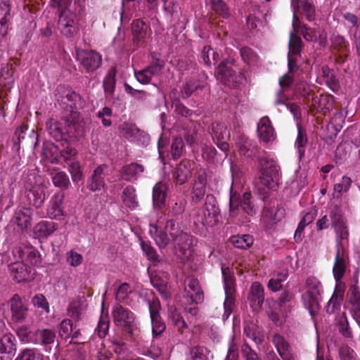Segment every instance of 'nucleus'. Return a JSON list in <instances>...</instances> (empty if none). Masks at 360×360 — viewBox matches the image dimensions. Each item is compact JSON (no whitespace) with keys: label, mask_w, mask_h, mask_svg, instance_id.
I'll return each mask as SVG.
<instances>
[{"label":"nucleus","mask_w":360,"mask_h":360,"mask_svg":"<svg viewBox=\"0 0 360 360\" xmlns=\"http://www.w3.org/2000/svg\"><path fill=\"white\" fill-rule=\"evenodd\" d=\"M58 229V224L51 221H41L34 227L33 232L36 238H47Z\"/></svg>","instance_id":"35"},{"label":"nucleus","mask_w":360,"mask_h":360,"mask_svg":"<svg viewBox=\"0 0 360 360\" xmlns=\"http://www.w3.org/2000/svg\"><path fill=\"white\" fill-rule=\"evenodd\" d=\"M168 185L163 181H159L153 188V205L155 209L162 210L165 207L167 196Z\"/></svg>","instance_id":"31"},{"label":"nucleus","mask_w":360,"mask_h":360,"mask_svg":"<svg viewBox=\"0 0 360 360\" xmlns=\"http://www.w3.org/2000/svg\"><path fill=\"white\" fill-rule=\"evenodd\" d=\"M144 166L137 162H131L124 165L120 170L122 179L129 182L136 181L144 172Z\"/></svg>","instance_id":"34"},{"label":"nucleus","mask_w":360,"mask_h":360,"mask_svg":"<svg viewBox=\"0 0 360 360\" xmlns=\"http://www.w3.org/2000/svg\"><path fill=\"white\" fill-rule=\"evenodd\" d=\"M329 216L331 220L333 227L347 224L343 211L338 205H333L330 209Z\"/></svg>","instance_id":"46"},{"label":"nucleus","mask_w":360,"mask_h":360,"mask_svg":"<svg viewBox=\"0 0 360 360\" xmlns=\"http://www.w3.org/2000/svg\"><path fill=\"white\" fill-rule=\"evenodd\" d=\"M33 211L30 207H19L15 210L12 221L23 231L31 226Z\"/></svg>","instance_id":"27"},{"label":"nucleus","mask_w":360,"mask_h":360,"mask_svg":"<svg viewBox=\"0 0 360 360\" xmlns=\"http://www.w3.org/2000/svg\"><path fill=\"white\" fill-rule=\"evenodd\" d=\"M8 270L11 276L17 283H26L34 278L33 269L27 266L23 262L11 263L8 266Z\"/></svg>","instance_id":"15"},{"label":"nucleus","mask_w":360,"mask_h":360,"mask_svg":"<svg viewBox=\"0 0 360 360\" xmlns=\"http://www.w3.org/2000/svg\"><path fill=\"white\" fill-rule=\"evenodd\" d=\"M51 181L55 187L61 190H67L71 185L68 175L63 171H58L51 174Z\"/></svg>","instance_id":"44"},{"label":"nucleus","mask_w":360,"mask_h":360,"mask_svg":"<svg viewBox=\"0 0 360 360\" xmlns=\"http://www.w3.org/2000/svg\"><path fill=\"white\" fill-rule=\"evenodd\" d=\"M68 171L75 184H77L82 179L83 172L81 169L80 163L78 161L72 162L68 167Z\"/></svg>","instance_id":"63"},{"label":"nucleus","mask_w":360,"mask_h":360,"mask_svg":"<svg viewBox=\"0 0 360 360\" xmlns=\"http://www.w3.org/2000/svg\"><path fill=\"white\" fill-rule=\"evenodd\" d=\"M184 139L189 146L197 144L198 141V129L196 124L191 122V124L184 129Z\"/></svg>","instance_id":"54"},{"label":"nucleus","mask_w":360,"mask_h":360,"mask_svg":"<svg viewBox=\"0 0 360 360\" xmlns=\"http://www.w3.org/2000/svg\"><path fill=\"white\" fill-rule=\"evenodd\" d=\"M306 292H311L317 295H321L323 292V288L321 282L317 278L313 276H309L305 283Z\"/></svg>","instance_id":"56"},{"label":"nucleus","mask_w":360,"mask_h":360,"mask_svg":"<svg viewBox=\"0 0 360 360\" xmlns=\"http://www.w3.org/2000/svg\"><path fill=\"white\" fill-rule=\"evenodd\" d=\"M190 354L193 360H207L208 350L202 346L193 347L190 350Z\"/></svg>","instance_id":"64"},{"label":"nucleus","mask_w":360,"mask_h":360,"mask_svg":"<svg viewBox=\"0 0 360 360\" xmlns=\"http://www.w3.org/2000/svg\"><path fill=\"white\" fill-rule=\"evenodd\" d=\"M34 344L39 345L46 352H50L56 339V331L50 328H39L34 331Z\"/></svg>","instance_id":"17"},{"label":"nucleus","mask_w":360,"mask_h":360,"mask_svg":"<svg viewBox=\"0 0 360 360\" xmlns=\"http://www.w3.org/2000/svg\"><path fill=\"white\" fill-rule=\"evenodd\" d=\"M184 292L190 303L198 304L203 301L204 295L199 281L193 277H187L184 281Z\"/></svg>","instance_id":"18"},{"label":"nucleus","mask_w":360,"mask_h":360,"mask_svg":"<svg viewBox=\"0 0 360 360\" xmlns=\"http://www.w3.org/2000/svg\"><path fill=\"white\" fill-rule=\"evenodd\" d=\"M24 193L28 204L36 208L41 207L46 199L43 185L35 186L33 188L24 191Z\"/></svg>","instance_id":"33"},{"label":"nucleus","mask_w":360,"mask_h":360,"mask_svg":"<svg viewBox=\"0 0 360 360\" xmlns=\"http://www.w3.org/2000/svg\"><path fill=\"white\" fill-rule=\"evenodd\" d=\"M221 273L225 292H235L236 278L233 271L228 266H221Z\"/></svg>","instance_id":"43"},{"label":"nucleus","mask_w":360,"mask_h":360,"mask_svg":"<svg viewBox=\"0 0 360 360\" xmlns=\"http://www.w3.org/2000/svg\"><path fill=\"white\" fill-rule=\"evenodd\" d=\"M132 292V288L129 283H122L115 291V300L120 304L124 302Z\"/></svg>","instance_id":"60"},{"label":"nucleus","mask_w":360,"mask_h":360,"mask_svg":"<svg viewBox=\"0 0 360 360\" xmlns=\"http://www.w3.org/2000/svg\"><path fill=\"white\" fill-rule=\"evenodd\" d=\"M64 194L60 192L56 193L49 202L46 214L51 219L62 220L65 216L63 207Z\"/></svg>","instance_id":"20"},{"label":"nucleus","mask_w":360,"mask_h":360,"mask_svg":"<svg viewBox=\"0 0 360 360\" xmlns=\"http://www.w3.org/2000/svg\"><path fill=\"white\" fill-rule=\"evenodd\" d=\"M239 153L247 158L257 157L259 153V148L255 141L248 138H243L238 148Z\"/></svg>","instance_id":"39"},{"label":"nucleus","mask_w":360,"mask_h":360,"mask_svg":"<svg viewBox=\"0 0 360 360\" xmlns=\"http://www.w3.org/2000/svg\"><path fill=\"white\" fill-rule=\"evenodd\" d=\"M231 242L235 248L246 250L252 245L254 239L250 234H244L231 237Z\"/></svg>","instance_id":"47"},{"label":"nucleus","mask_w":360,"mask_h":360,"mask_svg":"<svg viewBox=\"0 0 360 360\" xmlns=\"http://www.w3.org/2000/svg\"><path fill=\"white\" fill-rule=\"evenodd\" d=\"M169 318L173 326L176 328L177 331L183 335L186 330L188 328V326L184 320L181 312L176 308L171 307L169 309Z\"/></svg>","instance_id":"42"},{"label":"nucleus","mask_w":360,"mask_h":360,"mask_svg":"<svg viewBox=\"0 0 360 360\" xmlns=\"http://www.w3.org/2000/svg\"><path fill=\"white\" fill-rule=\"evenodd\" d=\"M206 3L210 4L212 10L224 18L230 15L229 9L223 0H206Z\"/></svg>","instance_id":"50"},{"label":"nucleus","mask_w":360,"mask_h":360,"mask_svg":"<svg viewBox=\"0 0 360 360\" xmlns=\"http://www.w3.org/2000/svg\"><path fill=\"white\" fill-rule=\"evenodd\" d=\"M15 360H44V355L35 348H26L20 352Z\"/></svg>","instance_id":"52"},{"label":"nucleus","mask_w":360,"mask_h":360,"mask_svg":"<svg viewBox=\"0 0 360 360\" xmlns=\"http://www.w3.org/2000/svg\"><path fill=\"white\" fill-rule=\"evenodd\" d=\"M257 134L261 141L269 143L276 136L272 123L267 116L262 117L257 124Z\"/></svg>","instance_id":"25"},{"label":"nucleus","mask_w":360,"mask_h":360,"mask_svg":"<svg viewBox=\"0 0 360 360\" xmlns=\"http://www.w3.org/2000/svg\"><path fill=\"white\" fill-rule=\"evenodd\" d=\"M133 45L145 47L150 38L152 31L150 25L143 19L134 20L131 25Z\"/></svg>","instance_id":"11"},{"label":"nucleus","mask_w":360,"mask_h":360,"mask_svg":"<svg viewBox=\"0 0 360 360\" xmlns=\"http://www.w3.org/2000/svg\"><path fill=\"white\" fill-rule=\"evenodd\" d=\"M66 142H76L86 134V123L77 110H72L64 117Z\"/></svg>","instance_id":"7"},{"label":"nucleus","mask_w":360,"mask_h":360,"mask_svg":"<svg viewBox=\"0 0 360 360\" xmlns=\"http://www.w3.org/2000/svg\"><path fill=\"white\" fill-rule=\"evenodd\" d=\"M323 76L326 84L333 91H337L339 89V81L333 70L328 65H324L321 68Z\"/></svg>","instance_id":"45"},{"label":"nucleus","mask_w":360,"mask_h":360,"mask_svg":"<svg viewBox=\"0 0 360 360\" xmlns=\"http://www.w3.org/2000/svg\"><path fill=\"white\" fill-rule=\"evenodd\" d=\"M319 296L309 292H305L301 297L304 307L308 310L312 318L317 315L321 308Z\"/></svg>","instance_id":"36"},{"label":"nucleus","mask_w":360,"mask_h":360,"mask_svg":"<svg viewBox=\"0 0 360 360\" xmlns=\"http://www.w3.org/2000/svg\"><path fill=\"white\" fill-rule=\"evenodd\" d=\"M218 56L219 54L210 46H205L201 51L200 59L206 66L210 67L212 63L215 64L217 62Z\"/></svg>","instance_id":"53"},{"label":"nucleus","mask_w":360,"mask_h":360,"mask_svg":"<svg viewBox=\"0 0 360 360\" xmlns=\"http://www.w3.org/2000/svg\"><path fill=\"white\" fill-rule=\"evenodd\" d=\"M272 343L282 360H295L290 345L283 336L278 333L274 334Z\"/></svg>","instance_id":"32"},{"label":"nucleus","mask_w":360,"mask_h":360,"mask_svg":"<svg viewBox=\"0 0 360 360\" xmlns=\"http://www.w3.org/2000/svg\"><path fill=\"white\" fill-rule=\"evenodd\" d=\"M149 233L160 249H165L170 242L174 252L180 257H188L191 248L197 243L195 237L183 229V225L176 219H169L165 224L158 221L150 224Z\"/></svg>","instance_id":"1"},{"label":"nucleus","mask_w":360,"mask_h":360,"mask_svg":"<svg viewBox=\"0 0 360 360\" xmlns=\"http://www.w3.org/2000/svg\"><path fill=\"white\" fill-rule=\"evenodd\" d=\"M54 96L58 105L62 108L70 111V113L83 106L84 102L80 94L64 84H60L56 87L54 91Z\"/></svg>","instance_id":"5"},{"label":"nucleus","mask_w":360,"mask_h":360,"mask_svg":"<svg viewBox=\"0 0 360 360\" xmlns=\"http://www.w3.org/2000/svg\"><path fill=\"white\" fill-rule=\"evenodd\" d=\"M12 319L14 322L21 323L27 316V308L18 294L13 295L10 302Z\"/></svg>","instance_id":"30"},{"label":"nucleus","mask_w":360,"mask_h":360,"mask_svg":"<svg viewBox=\"0 0 360 360\" xmlns=\"http://www.w3.org/2000/svg\"><path fill=\"white\" fill-rule=\"evenodd\" d=\"M308 139L306 131L301 125L297 124V136L295 140V146L297 148L300 157L304 156L305 153V147L307 144Z\"/></svg>","instance_id":"48"},{"label":"nucleus","mask_w":360,"mask_h":360,"mask_svg":"<svg viewBox=\"0 0 360 360\" xmlns=\"http://www.w3.org/2000/svg\"><path fill=\"white\" fill-rule=\"evenodd\" d=\"M250 307L254 311H259L262 308L264 301V289L259 282H254L248 295Z\"/></svg>","instance_id":"23"},{"label":"nucleus","mask_w":360,"mask_h":360,"mask_svg":"<svg viewBox=\"0 0 360 360\" xmlns=\"http://www.w3.org/2000/svg\"><path fill=\"white\" fill-rule=\"evenodd\" d=\"M302 49V41L300 36L291 32L289 41L288 54L300 56Z\"/></svg>","instance_id":"55"},{"label":"nucleus","mask_w":360,"mask_h":360,"mask_svg":"<svg viewBox=\"0 0 360 360\" xmlns=\"http://www.w3.org/2000/svg\"><path fill=\"white\" fill-rule=\"evenodd\" d=\"M148 307L153 335L157 337L160 335L166 329L165 323L160 314L161 304L158 298L153 297L152 300H148Z\"/></svg>","instance_id":"12"},{"label":"nucleus","mask_w":360,"mask_h":360,"mask_svg":"<svg viewBox=\"0 0 360 360\" xmlns=\"http://www.w3.org/2000/svg\"><path fill=\"white\" fill-rule=\"evenodd\" d=\"M184 151V144L181 137H175L171 145V155L174 160L180 158Z\"/></svg>","instance_id":"61"},{"label":"nucleus","mask_w":360,"mask_h":360,"mask_svg":"<svg viewBox=\"0 0 360 360\" xmlns=\"http://www.w3.org/2000/svg\"><path fill=\"white\" fill-rule=\"evenodd\" d=\"M116 85V70L111 68L103 78V87L106 98L112 97L115 94Z\"/></svg>","instance_id":"41"},{"label":"nucleus","mask_w":360,"mask_h":360,"mask_svg":"<svg viewBox=\"0 0 360 360\" xmlns=\"http://www.w3.org/2000/svg\"><path fill=\"white\" fill-rule=\"evenodd\" d=\"M121 198L124 205L131 210L136 209L139 205L136 191L133 186H126Z\"/></svg>","instance_id":"38"},{"label":"nucleus","mask_w":360,"mask_h":360,"mask_svg":"<svg viewBox=\"0 0 360 360\" xmlns=\"http://www.w3.org/2000/svg\"><path fill=\"white\" fill-rule=\"evenodd\" d=\"M110 326V319L108 314H101L97 327L96 331L100 338H104L107 335Z\"/></svg>","instance_id":"62"},{"label":"nucleus","mask_w":360,"mask_h":360,"mask_svg":"<svg viewBox=\"0 0 360 360\" xmlns=\"http://www.w3.org/2000/svg\"><path fill=\"white\" fill-rule=\"evenodd\" d=\"M112 315L115 324L120 327L129 337H131L136 319L134 313L120 303H117L112 308Z\"/></svg>","instance_id":"8"},{"label":"nucleus","mask_w":360,"mask_h":360,"mask_svg":"<svg viewBox=\"0 0 360 360\" xmlns=\"http://www.w3.org/2000/svg\"><path fill=\"white\" fill-rule=\"evenodd\" d=\"M251 198L252 194L250 192L244 193L240 201V207L246 214L252 216L256 213V210L254 207Z\"/></svg>","instance_id":"59"},{"label":"nucleus","mask_w":360,"mask_h":360,"mask_svg":"<svg viewBox=\"0 0 360 360\" xmlns=\"http://www.w3.org/2000/svg\"><path fill=\"white\" fill-rule=\"evenodd\" d=\"M330 41L334 50L335 62L337 65H343L349 56V44L344 38L338 33L331 35Z\"/></svg>","instance_id":"14"},{"label":"nucleus","mask_w":360,"mask_h":360,"mask_svg":"<svg viewBox=\"0 0 360 360\" xmlns=\"http://www.w3.org/2000/svg\"><path fill=\"white\" fill-rule=\"evenodd\" d=\"M77 60L81 72L93 74L102 65V56L94 50H77Z\"/></svg>","instance_id":"9"},{"label":"nucleus","mask_w":360,"mask_h":360,"mask_svg":"<svg viewBox=\"0 0 360 360\" xmlns=\"http://www.w3.org/2000/svg\"><path fill=\"white\" fill-rule=\"evenodd\" d=\"M141 246L148 260L152 262L154 264L160 262L159 255L157 253L155 249L151 246L149 242L142 240Z\"/></svg>","instance_id":"58"},{"label":"nucleus","mask_w":360,"mask_h":360,"mask_svg":"<svg viewBox=\"0 0 360 360\" xmlns=\"http://www.w3.org/2000/svg\"><path fill=\"white\" fill-rule=\"evenodd\" d=\"M12 17L10 5L6 2L0 4V25L3 28H8Z\"/></svg>","instance_id":"57"},{"label":"nucleus","mask_w":360,"mask_h":360,"mask_svg":"<svg viewBox=\"0 0 360 360\" xmlns=\"http://www.w3.org/2000/svg\"><path fill=\"white\" fill-rule=\"evenodd\" d=\"M291 6L295 14L303 13L307 20L311 22L316 19V11L310 0H291Z\"/></svg>","instance_id":"29"},{"label":"nucleus","mask_w":360,"mask_h":360,"mask_svg":"<svg viewBox=\"0 0 360 360\" xmlns=\"http://www.w3.org/2000/svg\"><path fill=\"white\" fill-rule=\"evenodd\" d=\"M72 0H51L50 5L59 10L58 28L60 33L67 38L72 37L78 30L76 15L68 6Z\"/></svg>","instance_id":"3"},{"label":"nucleus","mask_w":360,"mask_h":360,"mask_svg":"<svg viewBox=\"0 0 360 360\" xmlns=\"http://www.w3.org/2000/svg\"><path fill=\"white\" fill-rule=\"evenodd\" d=\"M16 251L23 262H27L33 266H38L41 262V254L31 245H21L16 249Z\"/></svg>","instance_id":"28"},{"label":"nucleus","mask_w":360,"mask_h":360,"mask_svg":"<svg viewBox=\"0 0 360 360\" xmlns=\"http://www.w3.org/2000/svg\"><path fill=\"white\" fill-rule=\"evenodd\" d=\"M259 165L262 184L269 188H276L281 179V168L276 161L263 157L259 159Z\"/></svg>","instance_id":"4"},{"label":"nucleus","mask_w":360,"mask_h":360,"mask_svg":"<svg viewBox=\"0 0 360 360\" xmlns=\"http://www.w3.org/2000/svg\"><path fill=\"white\" fill-rule=\"evenodd\" d=\"M207 86L205 79L192 78L187 80L181 88V94L183 99H187L192 95L199 96Z\"/></svg>","instance_id":"19"},{"label":"nucleus","mask_w":360,"mask_h":360,"mask_svg":"<svg viewBox=\"0 0 360 360\" xmlns=\"http://www.w3.org/2000/svg\"><path fill=\"white\" fill-rule=\"evenodd\" d=\"M347 259L348 257L344 248H340V243L336 245L335 263L333 268V277L336 282H339L345 274Z\"/></svg>","instance_id":"24"},{"label":"nucleus","mask_w":360,"mask_h":360,"mask_svg":"<svg viewBox=\"0 0 360 360\" xmlns=\"http://www.w3.org/2000/svg\"><path fill=\"white\" fill-rule=\"evenodd\" d=\"M46 129L49 136L55 141L66 142L64 117L60 120L49 119L46 123Z\"/></svg>","instance_id":"26"},{"label":"nucleus","mask_w":360,"mask_h":360,"mask_svg":"<svg viewBox=\"0 0 360 360\" xmlns=\"http://www.w3.org/2000/svg\"><path fill=\"white\" fill-rule=\"evenodd\" d=\"M195 162L188 159L182 160L172 172V178L176 185L184 184L191 176Z\"/></svg>","instance_id":"16"},{"label":"nucleus","mask_w":360,"mask_h":360,"mask_svg":"<svg viewBox=\"0 0 360 360\" xmlns=\"http://www.w3.org/2000/svg\"><path fill=\"white\" fill-rule=\"evenodd\" d=\"M206 184L207 179L205 172L199 174L195 180L193 186L191 193L193 202H198L203 198L205 194Z\"/></svg>","instance_id":"37"},{"label":"nucleus","mask_w":360,"mask_h":360,"mask_svg":"<svg viewBox=\"0 0 360 360\" xmlns=\"http://www.w3.org/2000/svg\"><path fill=\"white\" fill-rule=\"evenodd\" d=\"M314 220V216L311 213H307L300 220L295 231L294 240L297 243H300L303 239V232L306 226L311 223Z\"/></svg>","instance_id":"49"},{"label":"nucleus","mask_w":360,"mask_h":360,"mask_svg":"<svg viewBox=\"0 0 360 360\" xmlns=\"http://www.w3.org/2000/svg\"><path fill=\"white\" fill-rule=\"evenodd\" d=\"M240 56L246 64L257 65L259 61V57L252 49L245 46L240 50Z\"/></svg>","instance_id":"51"},{"label":"nucleus","mask_w":360,"mask_h":360,"mask_svg":"<svg viewBox=\"0 0 360 360\" xmlns=\"http://www.w3.org/2000/svg\"><path fill=\"white\" fill-rule=\"evenodd\" d=\"M209 130L217 147L224 152L229 151V144L227 140L230 137V133L226 125L224 123L213 122Z\"/></svg>","instance_id":"13"},{"label":"nucleus","mask_w":360,"mask_h":360,"mask_svg":"<svg viewBox=\"0 0 360 360\" xmlns=\"http://www.w3.org/2000/svg\"><path fill=\"white\" fill-rule=\"evenodd\" d=\"M150 283L153 286L165 297H167V278L162 272H151L150 275Z\"/></svg>","instance_id":"40"},{"label":"nucleus","mask_w":360,"mask_h":360,"mask_svg":"<svg viewBox=\"0 0 360 360\" xmlns=\"http://www.w3.org/2000/svg\"><path fill=\"white\" fill-rule=\"evenodd\" d=\"M27 130L28 126L27 124H22L15 129L12 141L13 148L16 150H20L21 145L32 149H35L38 146L39 135L37 133L34 129H32L26 136Z\"/></svg>","instance_id":"10"},{"label":"nucleus","mask_w":360,"mask_h":360,"mask_svg":"<svg viewBox=\"0 0 360 360\" xmlns=\"http://www.w3.org/2000/svg\"><path fill=\"white\" fill-rule=\"evenodd\" d=\"M108 166L105 164L101 165L96 167L93 171L91 176L86 181V188L91 192L101 191L105 185V177L108 174L105 173V170Z\"/></svg>","instance_id":"21"},{"label":"nucleus","mask_w":360,"mask_h":360,"mask_svg":"<svg viewBox=\"0 0 360 360\" xmlns=\"http://www.w3.org/2000/svg\"><path fill=\"white\" fill-rule=\"evenodd\" d=\"M16 352V339L11 333H6L0 339V359L12 360Z\"/></svg>","instance_id":"22"},{"label":"nucleus","mask_w":360,"mask_h":360,"mask_svg":"<svg viewBox=\"0 0 360 360\" xmlns=\"http://www.w3.org/2000/svg\"><path fill=\"white\" fill-rule=\"evenodd\" d=\"M217 79L224 85L235 87L243 77L240 72L237 61L233 57H229L221 61L217 67Z\"/></svg>","instance_id":"6"},{"label":"nucleus","mask_w":360,"mask_h":360,"mask_svg":"<svg viewBox=\"0 0 360 360\" xmlns=\"http://www.w3.org/2000/svg\"><path fill=\"white\" fill-rule=\"evenodd\" d=\"M220 210L216 198L212 194L206 196L204 205L193 209L191 217L195 231L202 234L208 227H212L219 221Z\"/></svg>","instance_id":"2"}]
</instances>
